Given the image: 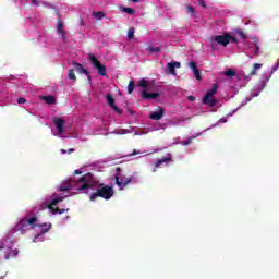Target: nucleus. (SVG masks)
Returning a JSON list of instances; mask_svg holds the SVG:
<instances>
[{"mask_svg": "<svg viewBox=\"0 0 279 279\" xmlns=\"http://www.w3.org/2000/svg\"><path fill=\"white\" fill-rule=\"evenodd\" d=\"M86 75H87V80H88V82L90 84V82H93V76H90L89 74H86Z\"/></svg>", "mask_w": 279, "mask_h": 279, "instance_id": "obj_42", "label": "nucleus"}, {"mask_svg": "<svg viewBox=\"0 0 279 279\" xmlns=\"http://www.w3.org/2000/svg\"><path fill=\"white\" fill-rule=\"evenodd\" d=\"M106 101H107L109 108H112V110L114 112H118V114H122L123 111L121 109H119V107L114 104V98L112 97V95L108 94L106 96Z\"/></svg>", "mask_w": 279, "mask_h": 279, "instance_id": "obj_9", "label": "nucleus"}, {"mask_svg": "<svg viewBox=\"0 0 279 279\" xmlns=\"http://www.w3.org/2000/svg\"><path fill=\"white\" fill-rule=\"evenodd\" d=\"M193 138H195V136H191L186 141L181 142V145H183V147L191 145V143H193Z\"/></svg>", "mask_w": 279, "mask_h": 279, "instance_id": "obj_28", "label": "nucleus"}, {"mask_svg": "<svg viewBox=\"0 0 279 279\" xmlns=\"http://www.w3.org/2000/svg\"><path fill=\"white\" fill-rule=\"evenodd\" d=\"M190 69H192L193 72H194V71H197V70H198V69H197V63L194 62V61L190 62Z\"/></svg>", "mask_w": 279, "mask_h": 279, "instance_id": "obj_33", "label": "nucleus"}, {"mask_svg": "<svg viewBox=\"0 0 279 279\" xmlns=\"http://www.w3.org/2000/svg\"><path fill=\"white\" fill-rule=\"evenodd\" d=\"M8 276V272L4 274V276L0 277V279H4Z\"/></svg>", "mask_w": 279, "mask_h": 279, "instance_id": "obj_48", "label": "nucleus"}, {"mask_svg": "<svg viewBox=\"0 0 279 279\" xmlns=\"http://www.w3.org/2000/svg\"><path fill=\"white\" fill-rule=\"evenodd\" d=\"M225 75L227 77H234V75H236V72H234V70H227L225 71Z\"/></svg>", "mask_w": 279, "mask_h": 279, "instance_id": "obj_29", "label": "nucleus"}, {"mask_svg": "<svg viewBox=\"0 0 279 279\" xmlns=\"http://www.w3.org/2000/svg\"><path fill=\"white\" fill-rule=\"evenodd\" d=\"M63 27V24H62V21H58L57 22V32H58V34H61V37L63 38V40H66V36L64 35L65 33H64V28H62Z\"/></svg>", "mask_w": 279, "mask_h": 279, "instance_id": "obj_17", "label": "nucleus"}, {"mask_svg": "<svg viewBox=\"0 0 279 279\" xmlns=\"http://www.w3.org/2000/svg\"><path fill=\"white\" fill-rule=\"evenodd\" d=\"M53 123H54L59 134H63L64 133V119H62V118H54L53 119Z\"/></svg>", "mask_w": 279, "mask_h": 279, "instance_id": "obj_12", "label": "nucleus"}, {"mask_svg": "<svg viewBox=\"0 0 279 279\" xmlns=\"http://www.w3.org/2000/svg\"><path fill=\"white\" fill-rule=\"evenodd\" d=\"M34 228H38V217H24L15 225L12 231L13 233L25 234L29 232V230H34Z\"/></svg>", "mask_w": 279, "mask_h": 279, "instance_id": "obj_2", "label": "nucleus"}, {"mask_svg": "<svg viewBox=\"0 0 279 279\" xmlns=\"http://www.w3.org/2000/svg\"><path fill=\"white\" fill-rule=\"evenodd\" d=\"M136 87V85L134 84V81H130L129 85H128V93L129 95H132V93H134V88Z\"/></svg>", "mask_w": 279, "mask_h": 279, "instance_id": "obj_22", "label": "nucleus"}, {"mask_svg": "<svg viewBox=\"0 0 279 279\" xmlns=\"http://www.w3.org/2000/svg\"><path fill=\"white\" fill-rule=\"evenodd\" d=\"M97 197H101L102 199H110L111 197H114V189L112 186L100 183L98 185V189L96 192L92 193L89 196L90 202H95Z\"/></svg>", "mask_w": 279, "mask_h": 279, "instance_id": "obj_3", "label": "nucleus"}, {"mask_svg": "<svg viewBox=\"0 0 279 279\" xmlns=\"http://www.w3.org/2000/svg\"><path fill=\"white\" fill-rule=\"evenodd\" d=\"M133 3H138L140 0H131Z\"/></svg>", "mask_w": 279, "mask_h": 279, "instance_id": "obj_49", "label": "nucleus"}, {"mask_svg": "<svg viewBox=\"0 0 279 279\" xmlns=\"http://www.w3.org/2000/svg\"><path fill=\"white\" fill-rule=\"evenodd\" d=\"M74 175H82V171L75 170V171H74Z\"/></svg>", "mask_w": 279, "mask_h": 279, "instance_id": "obj_40", "label": "nucleus"}, {"mask_svg": "<svg viewBox=\"0 0 279 279\" xmlns=\"http://www.w3.org/2000/svg\"><path fill=\"white\" fill-rule=\"evenodd\" d=\"M198 5H202V8H206V2H204V0H198Z\"/></svg>", "mask_w": 279, "mask_h": 279, "instance_id": "obj_39", "label": "nucleus"}, {"mask_svg": "<svg viewBox=\"0 0 279 279\" xmlns=\"http://www.w3.org/2000/svg\"><path fill=\"white\" fill-rule=\"evenodd\" d=\"M95 184V177L93 175V173L88 172L76 181L73 179L66 180L58 187V191L64 192L74 189V191H83L84 193H86V191H88V189H93Z\"/></svg>", "mask_w": 279, "mask_h": 279, "instance_id": "obj_1", "label": "nucleus"}, {"mask_svg": "<svg viewBox=\"0 0 279 279\" xmlns=\"http://www.w3.org/2000/svg\"><path fill=\"white\" fill-rule=\"evenodd\" d=\"M187 99H189V101H195V97L194 96H189Z\"/></svg>", "mask_w": 279, "mask_h": 279, "instance_id": "obj_43", "label": "nucleus"}, {"mask_svg": "<svg viewBox=\"0 0 279 279\" xmlns=\"http://www.w3.org/2000/svg\"><path fill=\"white\" fill-rule=\"evenodd\" d=\"M17 104H27V99H25V98H17Z\"/></svg>", "mask_w": 279, "mask_h": 279, "instance_id": "obj_37", "label": "nucleus"}, {"mask_svg": "<svg viewBox=\"0 0 279 279\" xmlns=\"http://www.w3.org/2000/svg\"><path fill=\"white\" fill-rule=\"evenodd\" d=\"M162 117H165V109L160 107L158 111H154L153 113H150L149 119H151L153 121H160Z\"/></svg>", "mask_w": 279, "mask_h": 279, "instance_id": "obj_11", "label": "nucleus"}, {"mask_svg": "<svg viewBox=\"0 0 279 279\" xmlns=\"http://www.w3.org/2000/svg\"><path fill=\"white\" fill-rule=\"evenodd\" d=\"M254 47H255V51H254V53H253V56H258V44L256 43V41H254Z\"/></svg>", "mask_w": 279, "mask_h": 279, "instance_id": "obj_35", "label": "nucleus"}, {"mask_svg": "<svg viewBox=\"0 0 279 279\" xmlns=\"http://www.w3.org/2000/svg\"><path fill=\"white\" fill-rule=\"evenodd\" d=\"M116 171L118 174L121 173V168H117Z\"/></svg>", "mask_w": 279, "mask_h": 279, "instance_id": "obj_47", "label": "nucleus"}, {"mask_svg": "<svg viewBox=\"0 0 279 279\" xmlns=\"http://www.w3.org/2000/svg\"><path fill=\"white\" fill-rule=\"evenodd\" d=\"M37 228H41V232H43V234H45V233H47L48 230H51V223L40 225V223L37 222Z\"/></svg>", "mask_w": 279, "mask_h": 279, "instance_id": "obj_20", "label": "nucleus"}, {"mask_svg": "<svg viewBox=\"0 0 279 279\" xmlns=\"http://www.w3.org/2000/svg\"><path fill=\"white\" fill-rule=\"evenodd\" d=\"M73 66H74V71H76V73H80L81 75H88V70L84 69V65H82V63L78 62H73Z\"/></svg>", "mask_w": 279, "mask_h": 279, "instance_id": "obj_14", "label": "nucleus"}, {"mask_svg": "<svg viewBox=\"0 0 279 279\" xmlns=\"http://www.w3.org/2000/svg\"><path fill=\"white\" fill-rule=\"evenodd\" d=\"M61 154H66V150H64V149H61Z\"/></svg>", "mask_w": 279, "mask_h": 279, "instance_id": "obj_51", "label": "nucleus"}, {"mask_svg": "<svg viewBox=\"0 0 279 279\" xmlns=\"http://www.w3.org/2000/svg\"><path fill=\"white\" fill-rule=\"evenodd\" d=\"M194 77H196V80H202V73H199V69L198 70H195L194 72Z\"/></svg>", "mask_w": 279, "mask_h": 279, "instance_id": "obj_31", "label": "nucleus"}, {"mask_svg": "<svg viewBox=\"0 0 279 279\" xmlns=\"http://www.w3.org/2000/svg\"><path fill=\"white\" fill-rule=\"evenodd\" d=\"M181 64L178 61H173L168 63V70L170 75H178V73L175 72V69H180Z\"/></svg>", "mask_w": 279, "mask_h": 279, "instance_id": "obj_15", "label": "nucleus"}, {"mask_svg": "<svg viewBox=\"0 0 279 279\" xmlns=\"http://www.w3.org/2000/svg\"><path fill=\"white\" fill-rule=\"evenodd\" d=\"M279 62L277 61V64L272 68V71H278Z\"/></svg>", "mask_w": 279, "mask_h": 279, "instance_id": "obj_41", "label": "nucleus"}, {"mask_svg": "<svg viewBox=\"0 0 279 279\" xmlns=\"http://www.w3.org/2000/svg\"><path fill=\"white\" fill-rule=\"evenodd\" d=\"M148 51H149V53H160L161 48H160V46H157V47L150 46V47H148Z\"/></svg>", "mask_w": 279, "mask_h": 279, "instance_id": "obj_24", "label": "nucleus"}, {"mask_svg": "<svg viewBox=\"0 0 279 279\" xmlns=\"http://www.w3.org/2000/svg\"><path fill=\"white\" fill-rule=\"evenodd\" d=\"M87 60L95 66V69H97L99 75L106 77V65L101 64L95 54L88 53Z\"/></svg>", "mask_w": 279, "mask_h": 279, "instance_id": "obj_6", "label": "nucleus"}, {"mask_svg": "<svg viewBox=\"0 0 279 279\" xmlns=\"http://www.w3.org/2000/svg\"><path fill=\"white\" fill-rule=\"evenodd\" d=\"M165 162H173V158L171 157V154H167L166 157H162L161 159H157L155 162V168L153 169V173H156L157 169H160Z\"/></svg>", "mask_w": 279, "mask_h": 279, "instance_id": "obj_7", "label": "nucleus"}, {"mask_svg": "<svg viewBox=\"0 0 279 279\" xmlns=\"http://www.w3.org/2000/svg\"><path fill=\"white\" fill-rule=\"evenodd\" d=\"M217 90H219V85L214 84L209 90L203 97V104L209 106L210 108L217 106V99H215V95H217Z\"/></svg>", "mask_w": 279, "mask_h": 279, "instance_id": "obj_4", "label": "nucleus"}, {"mask_svg": "<svg viewBox=\"0 0 279 279\" xmlns=\"http://www.w3.org/2000/svg\"><path fill=\"white\" fill-rule=\"evenodd\" d=\"M130 182H132V177L131 178H126L123 175H117L116 177V184L121 189H125V186H128V184H130Z\"/></svg>", "mask_w": 279, "mask_h": 279, "instance_id": "obj_8", "label": "nucleus"}, {"mask_svg": "<svg viewBox=\"0 0 279 279\" xmlns=\"http://www.w3.org/2000/svg\"><path fill=\"white\" fill-rule=\"evenodd\" d=\"M141 154V150L134 149L133 153L129 154V156H138Z\"/></svg>", "mask_w": 279, "mask_h": 279, "instance_id": "obj_38", "label": "nucleus"}, {"mask_svg": "<svg viewBox=\"0 0 279 279\" xmlns=\"http://www.w3.org/2000/svg\"><path fill=\"white\" fill-rule=\"evenodd\" d=\"M258 69H263V64L260 63L253 64V70L250 72L248 77L256 75V71H258Z\"/></svg>", "mask_w": 279, "mask_h": 279, "instance_id": "obj_19", "label": "nucleus"}, {"mask_svg": "<svg viewBox=\"0 0 279 279\" xmlns=\"http://www.w3.org/2000/svg\"><path fill=\"white\" fill-rule=\"evenodd\" d=\"M31 2L34 3V5H37V7L39 5L38 0H31Z\"/></svg>", "mask_w": 279, "mask_h": 279, "instance_id": "obj_44", "label": "nucleus"}, {"mask_svg": "<svg viewBox=\"0 0 279 279\" xmlns=\"http://www.w3.org/2000/svg\"><path fill=\"white\" fill-rule=\"evenodd\" d=\"M121 12H125L126 14H134V9L128 7H120Z\"/></svg>", "mask_w": 279, "mask_h": 279, "instance_id": "obj_25", "label": "nucleus"}, {"mask_svg": "<svg viewBox=\"0 0 279 279\" xmlns=\"http://www.w3.org/2000/svg\"><path fill=\"white\" fill-rule=\"evenodd\" d=\"M52 213H53V215H56L58 213H59V215H62V213H64V209H59V208L52 207Z\"/></svg>", "mask_w": 279, "mask_h": 279, "instance_id": "obj_34", "label": "nucleus"}, {"mask_svg": "<svg viewBox=\"0 0 279 279\" xmlns=\"http://www.w3.org/2000/svg\"><path fill=\"white\" fill-rule=\"evenodd\" d=\"M16 256H19V248H8L4 254V260H12V258H16Z\"/></svg>", "mask_w": 279, "mask_h": 279, "instance_id": "obj_13", "label": "nucleus"}, {"mask_svg": "<svg viewBox=\"0 0 279 279\" xmlns=\"http://www.w3.org/2000/svg\"><path fill=\"white\" fill-rule=\"evenodd\" d=\"M69 80H73L75 82V80H77V76H75V70L71 69L68 73Z\"/></svg>", "mask_w": 279, "mask_h": 279, "instance_id": "obj_27", "label": "nucleus"}, {"mask_svg": "<svg viewBox=\"0 0 279 279\" xmlns=\"http://www.w3.org/2000/svg\"><path fill=\"white\" fill-rule=\"evenodd\" d=\"M238 36L242 38L243 40H247V35L243 31H238L236 32Z\"/></svg>", "mask_w": 279, "mask_h": 279, "instance_id": "obj_30", "label": "nucleus"}, {"mask_svg": "<svg viewBox=\"0 0 279 279\" xmlns=\"http://www.w3.org/2000/svg\"><path fill=\"white\" fill-rule=\"evenodd\" d=\"M60 202H62V198H54L49 204L43 203L40 205V208H41V210H45L48 208L49 210H51L53 213V206H58V204H60Z\"/></svg>", "mask_w": 279, "mask_h": 279, "instance_id": "obj_10", "label": "nucleus"}, {"mask_svg": "<svg viewBox=\"0 0 279 279\" xmlns=\"http://www.w3.org/2000/svg\"><path fill=\"white\" fill-rule=\"evenodd\" d=\"M230 41L233 43V44H236V43H239V39L236 37H232V36L229 35V43Z\"/></svg>", "mask_w": 279, "mask_h": 279, "instance_id": "obj_36", "label": "nucleus"}, {"mask_svg": "<svg viewBox=\"0 0 279 279\" xmlns=\"http://www.w3.org/2000/svg\"><path fill=\"white\" fill-rule=\"evenodd\" d=\"M73 151H75V149H74V148H70V149L68 150V154H73Z\"/></svg>", "mask_w": 279, "mask_h": 279, "instance_id": "obj_46", "label": "nucleus"}, {"mask_svg": "<svg viewBox=\"0 0 279 279\" xmlns=\"http://www.w3.org/2000/svg\"><path fill=\"white\" fill-rule=\"evenodd\" d=\"M186 10H187L189 14H195V8L193 5H187Z\"/></svg>", "mask_w": 279, "mask_h": 279, "instance_id": "obj_32", "label": "nucleus"}, {"mask_svg": "<svg viewBox=\"0 0 279 279\" xmlns=\"http://www.w3.org/2000/svg\"><path fill=\"white\" fill-rule=\"evenodd\" d=\"M41 99L48 104V106H53L56 104V96H43Z\"/></svg>", "mask_w": 279, "mask_h": 279, "instance_id": "obj_18", "label": "nucleus"}, {"mask_svg": "<svg viewBox=\"0 0 279 279\" xmlns=\"http://www.w3.org/2000/svg\"><path fill=\"white\" fill-rule=\"evenodd\" d=\"M160 93H147L146 89L142 90V99H158Z\"/></svg>", "mask_w": 279, "mask_h": 279, "instance_id": "obj_16", "label": "nucleus"}, {"mask_svg": "<svg viewBox=\"0 0 279 279\" xmlns=\"http://www.w3.org/2000/svg\"><path fill=\"white\" fill-rule=\"evenodd\" d=\"M263 88H265V83H263V84H262V88H260V90H263Z\"/></svg>", "mask_w": 279, "mask_h": 279, "instance_id": "obj_50", "label": "nucleus"}, {"mask_svg": "<svg viewBox=\"0 0 279 279\" xmlns=\"http://www.w3.org/2000/svg\"><path fill=\"white\" fill-rule=\"evenodd\" d=\"M138 86L140 88H149V82H147L145 78H142L140 80Z\"/></svg>", "mask_w": 279, "mask_h": 279, "instance_id": "obj_21", "label": "nucleus"}, {"mask_svg": "<svg viewBox=\"0 0 279 279\" xmlns=\"http://www.w3.org/2000/svg\"><path fill=\"white\" fill-rule=\"evenodd\" d=\"M228 120H226L225 118L220 119V123H227Z\"/></svg>", "mask_w": 279, "mask_h": 279, "instance_id": "obj_45", "label": "nucleus"}, {"mask_svg": "<svg viewBox=\"0 0 279 279\" xmlns=\"http://www.w3.org/2000/svg\"><path fill=\"white\" fill-rule=\"evenodd\" d=\"M105 16H106V13H104V11H99V12L94 13V17L97 21H101V19H105Z\"/></svg>", "mask_w": 279, "mask_h": 279, "instance_id": "obj_23", "label": "nucleus"}, {"mask_svg": "<svg viewBox=\"0 0 279 279\" xmlns=\"http://www.w3.org/2000/svg\"><path fill=\"white\" fill-rule=\"evenodd\" d=\"M136 32V29L134 27H130L128 31V38L129 40H132V38H134V33Z\"/></svg>", "mask_w": 279, "mask_h": 279, "instance_id": "obj_26", "label": "nucleus"}, {"mask_svg": "<svg viewBox=\"0 0 279 279\" xmlns=\"http://www.w3.org/2000/svg\"><path fill=\"white\" fill-rule=\"evenodd\" d=\"M217 45H222V47H228V45H230V34L226 33L225 35H216L210 37L211 49H217Z\"/></svg>", "mask_w": 279, "mask_h": 279, "instance_id": "obj_5", "label": "nucleus"}]
</instances>
